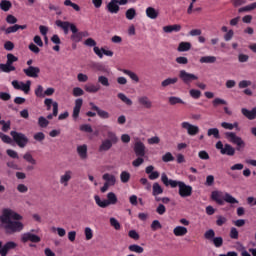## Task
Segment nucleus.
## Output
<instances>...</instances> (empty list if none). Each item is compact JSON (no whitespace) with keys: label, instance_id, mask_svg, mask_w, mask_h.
<instances>
[{"label":"nucleus","instance_id":"obj_1","mask_svg":"<svg viewBox=\"0 0 256 256\" xmlns=\"http://www.w3.org/2000/svg\"><path fill=\"white\" fill-rule=\"evenodd\" d=\"M22 219L23 217L21 214L9 208H4L0 216L1 225L9 235H13V233H21L25 228V225L21 222Z\"/></svg>","mask_w":256,"mask_h":256},{"label":"nucleus","instance_id":"obj_2","mask_svg":"<svg viewBox=\"0 0 256 256\" xmlns=\"http://www.w3.org/2000/svg\"><path fill=\"white\" fill-rule=\"evenodd\" d=\"M161 181L166 187H172V189H175V187H178L179 195L180 197H191L193 195V187L190 185L185 184L183 181H177V180H171L169 177H167V174L162 173L161 175Z\"/></svg>","mask_w":256,"mask_h":256},{"label":"nucleus","instance_id":"obj_3","mask_svg":"<svg viewBox=\"0 0 256 256\" xmlns=\"http://www.w3.org/2000/svg\"><path fill=\"white\" fill-rule=\"evenodd\" d=\"M211 199L218 203V205H225V202L230 203L231 205L239 203V201L235 199V197H233L231 194L217 190L211 193Z\"/></svg>","mask_w":256,"mask_h":256},{"label":"nucleus","instance_id":"obj_4","mask_svg":"<svg viewBox=\"0 0 256 256\" xmlns=\"http://www.w3.org/2000/svg\"><path fill=\"white\" fill-rule=\"evenodd\" d=\"M225 138L229 143L237 146V151H241V149H245V141L243 138L237 136L235 132H225Z\"/></svg>","mask_w":256,"mask_h":256},{"label":"nucleus","instance_id":"obj_5","mask_svg":"<svg viewBox=\"0 0 256 256\" xmlns=\"http://www.w3.org/2000/svg\"><path fill=\"white\" fill-rule=\"evenodd\" d=\"M102 179L104 181V185L100 188L101 193H107V191H109V187H115L117 184V177L111 173H104L102 175Z\"/></svg>","mask_w":256,"mask_h":256},{"label":"nucleus","instance_id":"obj_6","mask_svg":"<svg viewBox=\"0 0 256 256\" xmlns=\"http://www.w3.org/2000/svg\"><path fill=\"white\" fill-rule=\"evenodd\" d=\"M10 135L13 138V141H15L16 145H18V147H20L21 149L27 147L29 143V138L26 137L25 134L17 131H11Z\"/></svg>","mask_w":256,"mask_h":256},{"label":"nucleus","instance_id":"obj_7","mask_svg":"<svg viewBox=\"0 0 256 256\" xmlns=\"http://www.w3.org/2000/svg\"><path fill=\"white\" fill-rule=\"evenodd\" d=\"M181 129L186 131L187 135L190 137H195V135H199V126L191 124L190 122L184 121L180 124Z\"/></svg>","mask_w":256,"mask_h":256},{"label":"nucleus","instance_id":"obj_8","mask_svg":"<svg viewBox=\"0 0 256 256\" xmlns=\"http://www.w3.org/2000/svg\"><path fill=\"white\" fill-rule=\"evenodd\" d=\"M179 79H181L182 83H185V85H189L193 83V81H198L199 76L189 73L186 70H180L179 71Z\"/></svg>","mask_w":256,"mask_h":256},{"label":"nucleus","instance_id":"obj_9","mask_svg":"<svg viewBox=\"0 0 256 256\" xmlns=\"http://www.w3.org/2000/svg\"><path fill=\"white\" fill-rule=\"evenodd\" d=\"M216 149L220 151L221 155H228L229 157H233V155H235V148L230 144L223 145V142L221 141L216 143Z\"/></svg>","mask_w":256,"mask_h":256},{"label":"nucleus","instance_id":"obj_10","mask_svg":"<svg viewBox=\"0 0 256 256\" xmlns=\"http://www.w3.org/2000/svg\"><path fill=\"white\" fill-rule=\"evenodd\" d=\"M12 86L14 89H17L18 91H23L26 95H28L29 91H31V81L27 80L26 83L14 80L12 81Z\"/></svg>","mask_w":256,"mask_h":256},{"label":"nucleus","instance_id":"obj_11","mask_svg":"<svg viewBox=\"0 0 256 256\" xmlns=\"http://www.w3.org/2000/svg\"><path fill=\"white\" fill-rule=\"evenodd\" d=\"M57 27H60V29H62L65 33V35L69 34V29L72 33H75L76 31V25L67 21H61V20H57L56 22Z\"/></svg>","mask_w":256,"mask_h":256},{"label":"nucleus","instance_id":"obj_12","mask_svg":"<svg viewBox=\"0 0 256 256\" xmlns=\"http://www.w3.org/2000/svg\"><path fill=\"white\" fill-rule=\"evenodd\" d=\"M44 105L47 111H51V107H53L54 117H57V115H59V103H57V101H53V99L51 98H46L44 100Z\"/></svg>","mask_w":256,"mask_h":256},{"label":"nucleus","instance_id":"obj_13","mask_svg":"<svg viewBox=\"0 0 256 256\" xmlns=\"http://www.w3.org/2000/svg\"><path fill=\"white\" fill-rule=\"evenodd\" d=\"M89 148L87 144H81L76 147V153L82 161H85L89 158Z\"/></svg>","mask_w":256,"mask_h":256},{"label":"nucleus","instance_id":"obj_14","mask_svg":"<svg viewBox=\"0 0 256 256\" xmlns=\"http://www.w3.org/2000/svg\"><path fill=\"white\" fill-rule=\"evenodd\" d=\"M16 247H17V243L13 241H9L4 245H3V242L0 241V255L7 256L9 251H11V249H15Z\"/></svg>","mask_w":256,"mask_h":256},{"label":"nucleus","instance_id":"obj_15","mask_svg":"<svg viewBox=\"0 0 256 256\" xmlns=\"http://www.w3.org/2000/svg\"><path fill=\"white\" fill-rule=\"evenodd\" d=\"M73 179V171L66 170L62 175H60L59 183L62 187H69V181Z\"/></svg>","mask_w":256,"mask_h":256},{"label":"nucleus","instance_id":"obj_16","mask_svg":"<svg viewBox=\"0 0 256 256\" xmlns=\"http://www.w3.org/2000/svg\"><path fill=\"white\" fill-rule=\"evenodd\" d=\"M23 72L27 77L37 79V77H39V73H41V69L39 67L30 66L28 68L23 69Z\"/></svg>","mask_w":256,"mask_h":256},{"label":"nucleus","instance_id":"obj_17","mask_svg":"<svg viewBox=\"0 0 256 256\" xmlns=\"http://www.w3.org/2000/svg\"><path fill=\"white\" fill-rule=\"evenodd\" d=\"M146 150L147 148L143 142L138 141L134 144V152L137 157H145Z\"/></svg>","mask_w":256,"mask_h":256},{"label":"nucleus","instance_id":"obj_18","mask_svg":"<svg viewBox=\"0 0 256 256\" xmlns=\"http://www.w3.org/2000/svg\"><path fill=\"white\" fill-rule=\"evenodd\" d=\"M138 104L144 109H153V101H151L147 95L138 97Z\"/></svg>","mask_w":256,"mask_h":256},{"label":"nucleus","instance_id":"obj_19","mask_svg":"<svg viewBox=\"0 0 256 256\" xmlns=\"http://www.w3.org/2000/svg\"><path fill=\"white\" fill-rule=\"evenodd\" d=\"M21 241L23 243H27V241H31L32 243H39L41 238L33 233L27 232L22 234Z\"/></svg>","mask_w":256,"mask_h":256},{"label":"nucleus","instance_id":"obj_20","mask_svg":"<svg viewBox=\"0 0 256 256\" xmlns=\"http://www.w3.org/2000/svg\"><path fill=\"white\" fill-rule=\"evenodd\" d=\"M81 107H83V99L78 98L75 100V105L73 108V120L77 121V119H79V113H81Z\"/></svg>","mask_w":256,"mask_h":256},{"label":"nucleus","instance_id":"obj_21","mask_svg":"<svg viewBox=\"0 0 256 256\" xmlns=\"http://www.w3.org/2000/svg\"><path fill=\"white\" fill-rule=\"evenodd\" d=\"M107 10L109 13L112 14H117L119 13V0H111L107 6H106Z\"/></svg>","mask_w":256,"mask_h":256},{"label":"nucleus","instance_id":"obj_22","mask_svg":"<svg viewBox=\"0 0 256 256\" xmlns=\"http://www.w3.org/2000/svg\"><path fill=\"white\" fill-rule=\"evenodd\" d=\"M241 113L242 115H244V117H246V119H249V121H253V119H256V107L252 108V110L242 108Z\"/></svg>","mask_w":256,"mask_h":256},{"label":"nucleus","instance_id":"obj_23","mask_svg":"<svg viewBox=\"0 0 256 256\" xmlns=\"http://www.w3.org/2000/svg\"><path fill=\"white\" fill-rule=\"evenodd\" d=\"M173 233H174L175 237H185V235H187V233H189V230L185 226L178 225V226L174 227Z\"/></svg>","mask_w":256,"mask_h":256},{"label":"nucleus","instance_id":"obj_24","mask_svg":"<svg viewBox=\"0 0 256 256\" xmlns=\"http://www.w3.org/2000/svg\"><path fill=\"white\" fill-rule=\"evenodd\" d=\"M162 29L164 33H179V31H181V25L179 24L167 25V26H164Z\"/></svg>","mask_w":256,"mask_h":256},{"label":"nucleus","instance_id":"obj_25","mask_svg":"<svg viewBox=\"0 0 256 256\" xmlns=\"http://www.w3.org/2000/svg\"><path fill=\"white\" fill-rule=\"evenodd\" d=\"M162 193L163 187H161L159 183L155 182L152 186V195L156 197V201H160V199L157 198V195H162Z\"/></svg>","mask_w":256,"mask_h":256},{"label":"nucleus","instance_id":"obj_26","mask_svg":"<svg viewBox=\"0 0 256 256\" xmlns=\"http://www.w3.org/2000/svg\"><path fill=\"white\" fill-rule=\"evenodd\" d=\"M146 16L148 19H157L159 17V10L153 7L146 8Z\"/></svg>","mask_w":256,"mask_h":256},{"label":"nucleus","instance_id":"obj_27","mask_svg":"<svg viewBox=\"0 0 256 256\" xmlns=\"http://www.w3.org/2000/svg\"><path fill=\"white\" fill-rule=\"evenodd\" d=\"M122 73H124V75H127L131 79V81H133V83H139V75H137V73L127 69H122Z\"/></svg>","mask_w":256,"mask_h":256},{"label":"nucleus","instance_id":"obj_28","mask_svg":"<svg viewBox=\"0 0 256 256\" xmlns=\"http://www.w3.org/2000/svg\"><path fill=\"white\" fill-rule=\"evenodd\" d=\"M221 127L228 131H233V129H236V131H239V123L238 122H234V123L222 122Z\"/></svg>","mask_w":256,"mask_h":256},{"label":"nucleus","instance_id":"obj_29","mask_svg":"<svg viewBox=\"0 0 256 256\" xmlns=\"http://www.w3.org/2000/svg\"><path fill=\"white\" fill-rule=\"evenodd\" d=\"M107 203H108V207L109 205H117L119 199L117 198V194H115V192H109L107 194Z\"/></svg>","mask_w":256,"mask_h":256},{"label":"nucleus","instance_id":"obj_30","mask_svg":"<svg viewBox=\"0 0 256 256\" xmlns=\"http://www.w3.org/2000/svg\"><path fill=\"white\" fill-rule=\"evenodd\" d=\"M94 200L96 205H98V207H101V209H105L106 207H109V203L107 202V199H101L99 195H95Z\"/></svg>","mask_w":256,"mask_h":256},{"label":"nucleus","instance_id":"obj_31","mask_svg":"<svg viewBox=\"0 0 256 256\" xmlns=\"http://www.w3.org/2000/svg\"><path fill=\"white\" fill-rule=\"evenodd\" d=\"M100 87L93 84V83H88L84 85V91H86V93H98Z\"/></svg>","mask_w":256,"mask_h":256},{"label":"nucleus","instance_id":"obj_32","mask_svg":"<svg viewBox=\"0 0 256 256\" xmlns=\"http://www.w3.org/2000/svg\"><path fill=\"white\" fill-rule=\"evenodd\" d=\"M168 103L169 105H185V101H183L181 97H177V96H170L168 98Z\"/></svg>","mask_w":256,"mask_h":256},{"label":"nucleus","instance_id":"obj_33","mask_svg":"<svg viewBox=\"0 0 256 256\" xmlns=\"http://www.w3.org/2000/svg\"><path fill=\"white\" fill-rule=\"evenodd\" d=\"M15 69L16 68L13 66V64H9V62L0 64V71H2V73H11V71H15Z\"/></svg>","mask_w":256,"mask_h":256},{"label":"nucleus","instance_id":"obj_34","mask_svg":"<svg viewBox=\"0 0 256 256\" xmlns=\"http://www.w3.org/2000/svg\"><path fill=\"white\" fill-rule=\"evenodd\" d=\"M98 83L102 85V87H111V81H109V78L105 75L98 76Z\"/></svg>","mask_w":256,"mask_h":256},{"label":"nucleus","instance_id":"obj_35","mask_svg":"<svg viewBox=\"0 0 256 256\" xmlns=\"http://www.w3.org/2000/svg\"><path fill=\"white\" fill-rule=\"evenodd\" d=\"M191 50V43L190 42H180L177 48L179 53H185V51Z\"/></svg>","mask_w":256,"mask_h":256},{"label":"nucleus","instance_id":"obj_36","mask_svg":"<svg viewBox=\"0 0 256 256\" xmlns=\"http://www.w3.org/2000/svg\"><path fill=\"white\" fill-rule=\"evenodd\" d=\"M70 39L71 41H73V43H81V41H83L81 32H79V29H77V27H76V31L72 32Z\"/></svg>","mask_w":256,"mask_h":256},{"label":"nucleus","instance_id":"obj_37","mask_svg":"<svg viewBox=\"0 0 256 256\" xmlns=\"http://www.w3.org/2000/svg\"><path fill=\"white\" fill-rule=\"evenodd\" d=\"M199 62L201 64L217 63V57H215V56H202V57H200Z\"/></svg>","mask_w":256,"mask_h":256},{"label":"nucleus","instance_id":"obj_38","mask_svg":"<svg viewBox=\"0 0 256 256\" xmlns=\"http://www.w3.org/2000/svg\"><path fill=\"white\" fill-rule=\"evenodd\" d=\"M179 81L178 77H173V78H166L161 82V87H169V85H175Z\"/></svg>","mask_w":256,"mask_h":256},{"label":"nucleus","instance_id":"obj_39","mask_svg":"<svg viewBox=\"0 0 256 256\" xmlns=\"http://www.w3.org/2000/svg\"><path fill=\"white\" fill-rule=\"evenodd\" d=\"M113 145V142H111L110 140H103L99 147V151H109V149H111Z\"/></svg>","mask_w":256,"mask_h":256},{"label":"nucleus","instance_id":"obj_40","mask_svg":"<svg viewBox=\"0 0 256 256\" xmlns=\"http://www.w3.org/2000/svg\"><path fill=\"white\" fill-rule=\"evenodd\" d=\"M117 97L122 101V103L128 105V107H131V105H133V100L127 97V95H125L124 93H118Z\"/></svg>","mask_w":256,"mask_h":256},{"label":"nucleus","instance_id":"obj_41","mask_svg":"<svg viewBox=\"0 0 256 256\" xmlns=\"http://www.w3.org/2000/svg\"><path fill=\"white\" fill-rule=\"evenodd\" d=\"M11 7H13V4L9 0H2L0 2V9L2 11L7 12V11H9V9H11Z\"/></svg>","mask_w":256,"mask_h":256},{"label":"nucleus","instance_id":"obj_42","mask_svg":"<svg viewBox=\"0 0 256 256\" xmlns=\"http://www.w3.org/2000/svg\"><path fill=\"white\" fill-rule=\"evenodd\" d=\"M129 251H131V253H143V251H145V249H143V247L137 245V244H131L130 246H128Z\"/></svg>","mask_w":256,"mask_h":256},{"label":"nucleus","instance_id":"obj_43","mask_svg":"<svg viewBox=\"0 0 256 256\" xmlns=\"http://www.w3.org/2000/svg\"><path fill=\"white\" fill-rule=\"evenodd\" d=\"M126 19H128V21H133L134 17H137V10H135V8H129L126 13Z\"/></svg>","mask_w":256,"mask_h":256},{"label":"nucleus","instance_id":"obj_44","mask_svg":"<svg viewBox=\"0 0 256 256\" xmlns=\"http://www.w3.org/2000/svg\"><path fill=\"white\" fill-rule=\"evenodd\" d=\"M131 179V173L127 172V171H122L120 173V181L121 183H129Z\"/></svg>","mask_w":256,"mask_h":256},{"label":"nucleus","instance_id":"obj_45","mask_svg":"<svg viewBox=\"0 0 256 256\" xmlns=\"http://www.w3.org/2000/svg\"><path fill=\"white\" fill-rule=\"evenodd\" d=\"M207 135L208 137H214L215 139H220V135H219V129L217 128H210L207 131Z\"/></svg>","mask_w":256,"mask_h":256},{"label":"nucleus","instance_id":"obj_46","mask_svg":"<svg viewBox=\"0 0 256 256\" xmlns=\"http://www.w3.org/2000/svg\"><path fill=\"white\" fill-rule=\"evenodd\" d=\"M53 233H57L59 237H65L67 235V230L61 227H52Z\"/></svg>","mask_w":256,"mask_h":256},{"label":"nucleus","instance_id":"obj_47","mask_svg":"<svg viewBox=\"0 0 256 256\" xmlns=\"http://www.w3.org/2000/svg\"><path fill=\"white\" fill-rule=\"evenodd\" d=\"M23 159H25L27 163H30V165H37V160H35V158H33V155H31V153L29 152L24 154Z\"/></svg>","mask_w":256,"mask_h":256},{"label":"nucleus","instance_id":"obj_48","mask_svg":"<svg viewBox=\"0 0 256 256\" xmlns=\"http://www.w3.org/2000/svg\"><path fill=\"white\" fill-rule=\"evenodd\" d=\"M84 236L86 241H91V239H93V229H91V227H85Z\"/></svg>","mask_w":256,"mask_h":256},{"label":"nucleus","instance_id":"obj_49","mask_svg":"<svg viewBox=\"0 0 256 256\" xmlns=\"http://www.w3.org/2000/svg\"><path fill=\"white\" fill-rule=\"evenodd\" d=\"M204 238H205L207 241L212 242L213 239L215 238V230H213V229L207 230V231L204 233Z\"/></svg>","mask_w":256,"mask_h":256},{"label":"nucleus","instance_id":"obj_50","mask_svg":"<svg viewBox=\"0 0 256 256\" xmlns=\"http://www.w3.org/2000/svg\"><path fill=\"white\" fill-rule=\"evenodd\" d=\"M107 137H108V141H111V143H113L114 145H115V143H117L119 141L117 134H115V132H113V131H108Z\"/></svg>","mask_w":256,"mask_h":256},{"label":"nucleus","instance_id":"obj_51","mask_svg":"<svg viewBox=\"0 0 256 256\" xmlns=\"http://www.w3.org/2000/svg\"><path fill=\"white\" fill-rule=\"evenodd\" d=\"M64 5L65 7H72V9H74V11H81V7H79L77 4L73 3V1L71 0H65L64 1Z\"/></svg>","mask_w":256,"mask_h":256},{"label":"nucleus","instance_id":"obj_52","mask_svg":"<svg viewBox=\"0 0 256 256\" xmlns=\"http://www.w3.org/2000/svg\"><path fill=\"white\" fill-rule=\"evenodd\" d=\"M110 225L113 227L116 231H119L121 229V223H119V220H117L114 217L110 218Z\"/></svg>","mask_w":256,"mask_h":256},{"label":"nucleus","instance_id":"obj_53","mask_svg":"<svg viewBox=\"0 0 256 256\" xmlns=\"http://www.w3.org/2000/svg\"><path fill=\"white\" fill-rule=\"evenodd\" d=\"M34 93H35L36 97H39V98L45 97V90L43 89V87L41 85H38L36 87V89L34 90Z\"/></svg>","mask_w":256,"mask_h":256},{"label":"nucleus","instance_id":"obj_54","mask_svg":"<svg viewBox=\"0 0 256 256\" xmlns=\"http://www.w3.org/2000/svg\"><path fill=\"white\" fill-rule=\"evenodd\" d=\"M210 243H213V245L217 248L223 246V237H214Z\"/></svg>","mask_w":256,"mask_h":256},{"label":"nucleus","instance_id":"obj_55","mask_svg":"<svg viewBox=\"0 0 256 256\" xmlns=\"http://www.w3.org/2000/svg\"><path fill=\"white\" fill-rule=\"evenodd\" d=\"M162 161L164 163H169L171 161H175V157L173 156V154H171V152H167L162 156Z\"/></svg>","mask_w":256,"mask_h":256},{"label":"nucleus","instance_id":"obj_56","mask_svg":"<svg viewBox=\"0 0 256 256\" xmlns=\"http://www.w3.org/2000/svg\"><path fill=\"white\" fill-rule=\"evenodd\" d=\"M7 61L6 63H9L10 65H13V63H17L19 61V58L12 53L7 54Z\"/></svg>","mask_w":256,"mask_h":256},{"label":"nucleus","instance_id":"obj_57","mask_svg":"<svg viewBox=\"0 0 256 256\" xmlns=\"http://www.w3.org/2000/svg\"><path fill=\"white\" fill-rule=\"evenodd\" d=\"M77 81L79 83H87V81H89V76L87 74L78 73L77 74Z\"/></svg>","mask_w":256,"mask_h":256},{"label":"nucleus","instance_id":"obj_58","mask_svg":"<svg viewBox=\"0 0 256 256\" xmlns=\"http://www.w3.org/2000/svg\"><path fill=\"white\" fill-rule=\"evenodd\" d=\"M38 125L39 127L45 128L49 125V120H47V118L40 116L38 118Z\"/></svg>","mask_w":256,"mask_h":256},{"label":"nucleus","instance_id":"obj_59","mask_svg":"<svg viewBox=\"0 0 256 256\" xmlns=\"http://www.w3.org/2000/svg\"><path fill=\"white\" fill-rule=\"evenodd\" d=\"M97 115L100 119H109L111 117V114L103 109L98 110Z\"/></svg>","mask_w":256,"mask_h":256},{"label":"nucleus","instance_id":"obj_60","mask_svg":"<svg viewBox=\"0 0 256 256\" xmlns=\"http://www.w3.org/2000/svg\"><path fill=\"white\" fill-rule=\"evenodd\" d=\"M80 131H82L83 133H93V128L90 124H82L80 126Z\"/></svg>","mask_w":256,"mask_h":256},{"label":"nucleus","instance_id":"obj_61","mask_svg":"<svg viewBox=\"0 0 256 256\" xmlns=\"http://www.w3.org/2000/svg\"><path fill=\"white\" fill-rule=\"evenodd\" d=\"M253 83L250 80H242L238 83L239 89H246V87H251Z\"/></svg>","mask_w":256,"mask_h":256},{"label":"nucleus","instance_id":"obj_62","mask_svg":"<svg viewBox=\"0 0 256 256\" xmlns=\"http://www.w3.org/2000/svg\"><path fill=\"white\" fill-rule=\"evenodd\" d=\"M72 93L74 97H81L82 95H85V91L80 87L73 88Z\"/></svg>","mask_w":256,"mask_h":256},{"label":"nucleus","instance_id":"obj_63","mask_svg":"<svg viewBox=\"0 0 256 256\" xmlns=\"http://www.w3.org/2000/svg\"><path fill=\"white\" fill-rule=\"evenodd\" d=\"M189 95L192 99H199L201 97V92L197 89H191Z\"/></svg>","mask_w":256,"mask_h":256},{"label":"nucleus","instance_id":"obj_64","mask_svg":"<svg viewBox=\"0 0 256 256\" xmlns=\"http://www.w3.org/2000/svg\"><path fill=\"white\" fill-rule=\"evenodd\" d=\"M163 226L161 225V222L159 220H154L151 224V229L152 231H157L161 229Z\"/></svg>","mask_w":256,"mask_h":256}]
</instances>
